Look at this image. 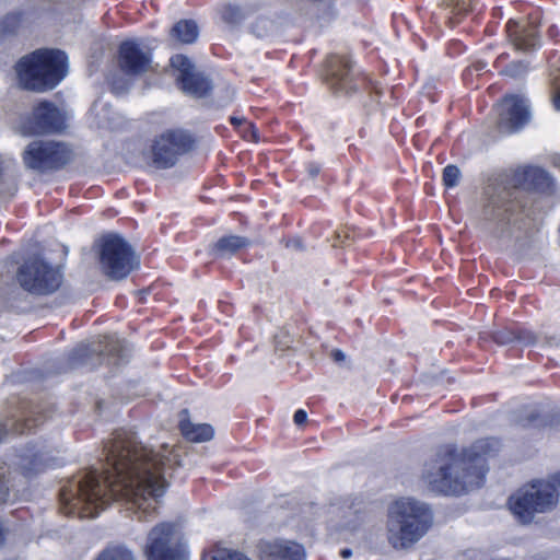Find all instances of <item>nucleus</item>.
<instances>
[{
	"instance_id": "nucleus-1",
	"label": "nucleus",
	"mask_w": 560,
	"mask_h": 560,
	"mask_svg": "<svg viewBox=\"0 0 560 560\" xmlns=\"http://www.w3.org/2000/svg\"><path fill=\"white\" fill-rule=\"evenodd\" d=\"M105 480L96 470L74 475L60 489V509L66 515L95 517L110 499H125L132 504L139 520L156 510L158 499L167 487L165 470L175 458L172 452L160 454L138 441L132 431L118 430L104 445Z\"/></svg>"
},
{
	"instance_id": "nucleus-2",
	"label": "nucleus",
	"mask_w": 560,
	"mask_h": 560,
	"mask_svg": "<svg viewBox=\"0 0 560 560\" xmlns=\"http://www.w3.org/2000/svg\"><path fill=\"white\" fill-rule=\"evenodd\" d=\"M497 447L494 439L479 440L460 453L454 446H444L425 464L422 480L431 492L444 495H460L479 488L487 472L485 456Z\"/></svg>"
},
{
	"instance_id": "nucleus-3",
	"label": "nucleus",
	"mask_w": 560,
	"mask_h": 560,
	"mask_svg": "<svg viewBox=\"0 0 560 560\" xmlns=\"http://www.w3.org/2000/svg\"><path fill=\"white\" fill-rule=\"evenodd\" d=\"M431 506L413 497H400L386 508L385 533L395 550L411 549L433 525Z\"/></svg>"
},
{
	"instance_id": "nucleus-4",
	"label": "nucleus",
	"mask_w": 560,
	"mask_h": 560,
	"mask_svg": "<svg viewBox=\"0 0 560 560\" xmlns=\"http://www.w3.org/2000/svg\"><path fill=\"white\" fill-rule=\"evenodd\" d=\"M22 88L45 92L57 86L68 73V57L59 49H37L20 59L15 67Z\"/></svg>"
},
{
	"instance_id": "nucleus-5",
	"label": "nucleus",
	"mask_w": 560,
	"mask_h": 560,
	"mask_svg": "<svg viewBox=\"0 0 560 560\" xmlns=\"http://www.w3.org/2000/svg\"><path fill=\"white\" fill-rule=\"evenodd\" d=\"M513 192L505 187L488 186L485 190L483 215L487 220H498V237L521 240L527 232L530 221L518 211L511 199Z\"/></svg>"
},
{
	"instance_id": "nucleus-6",
	"label": "nucleus",
	"mask_w": 560,
	"mask_h": 560,
	"mask_svg": "<svg viewBox=\"0 0 560 560\" xmlns=\"http://www.w3.org/2000/svg\"><path fill=\"white\" fill-rule=\"evenodd\" d=\"M558 486L560 476L552 481H536L520 489L509 501L512 513L521 523H530L536 513H546L557 505L560 494Z\"/></svg>"
},
{
	"instance_id": "nucleus-7",
	"label": "nucleus",
	"mask_w": 560,
	"mask_h": 560,
	"mask_svg": "<svg viewBox=\"0 0 560 560\" xmlns=\"http://www.w3.org/2000/svg\"><path fill=\"white\" fill-rule=\"evenodd\" d=\"M100 266L112 280L126 278L139 266V257L119 235L108 234L100 241Z\"/></svg>"
},
{
	"instance_id": "nucleus-8",
	"label": "nucleus",
	"mask_w": 560,
	"mask_h": 560,
	"mask_svg": "<svg viewBox=\"0 0 560 560\" xmlns=\"http://www.w3.org/2000/svg\"><path fill=\"white\" fill-rule=\"evenodd\" d=\"M16 280L21 288L32 294L46 295L59 289L62 275L58 268L40 258L24 261L18 269Z\"/></svg>"
},
{
	"instance_id": "nucleus-9",
	"label": "nucleus",
	"mask_w": 560,
	"mask_h": 560,
	"mask_svg": "<svg viewBox=\"0 0 560 560\" xmlns=\"http://www.w3.org/2000/svg\"><path fill=\"white\" fill-rule=\"evenodd\" d=\"M70 159L71 151L65 143L50 140H34L22 153L25 167L40 173L58 170Z\"/></svg>"
},
{
	"instance_id": "nucleus-10",
	"label": "nucleus",
	"mask_w": 560,
	"mask_h": 560,
	"mask_svg": "<svg viewBox=\"0 0 560 560\" xmlns=\"http://www.w3.org/2000/svg\"><path fill=\"white\" fill-rule=\"evenodd\" d=\"M191 144V137L184 130H167L161 133L152 144V165L161 170L174 166Z\"/></svg>"
},
{
	"instance_id": "nucleus-11",
	"label": "nucleus",
	"mask_w": 560,
	"mask_h": 560,
	"mask_svg": "<svg viewBox=\"0 0 560 560\" xmlns=\"http://www.w3.org/2000/svg\"><path fill=\"white\" fill-rule=\"evenodd\" d=\"M145 555L148 560H184L185 547L176 537L173 525L161 523L151 529Z\"/></svg>"
},
{
	"instance_id": "nucleus-12",
	"label": "nucleus",
	"mask_w": 560,
	"mask_h": 560,
	"mask_svg": "<svg viewBox=\"0 0 560 560\" xmlns=\"http://www.w3.org/2000/svg\"><path fill=\"white\" fill-rule=\"evenodd\" d=\"M495 108L499 116L497 125L503 133L516 132L530 120L528 102L522 95H505Z\"/></svg>"
},
{
	"instance_id": "nucleus-13",
	"label": "nucleus",
	"mask_w": 560,
	"mask_h": 560,
	"mask_svg": "<svg viewBox=\"0 0 560 560\" xmlns=\"http://www.w3.org/2000/svg\"><path fill=\"white\" fill-rule=\"evenodd\" d=\"M65 115L54 104L40 102L33 110L32 117L22 126L23 135H42L57 132L65 128Z\"/></svg>"
},
{
	"instance_id": "nucleus-14",
	"label": "nucleus",
	"mask_w": 560,
	"mask_h": 560,
	"mask_svg": "<svg viewBox=\"0 0 560 560\" xmlns=\"http://www.w3.org/2000/svg\"><path fill=\"white\" fill-rule=\"evenodd\" d=\"M325 81L335 94L350 95L358 90L362 79L354 77L346 58L332 55L327 59Z\"/></svg>"
},
{
	"instance_id": "nucleus-15",
	"label": "nucleus",
	"mask_w": 560,
	"mask_h": 560,
	"mask_svg": "<svg viewBox=\"0 0 560 560\" xmlns=\"http://www.w3.org/2000/svg\"><path fill=\"white\" fill-rule=\"evenodd\" d=\"M171 66L178 70L177 82L180 89L192 96H206L212 90L211 81L202 73L194 71V65L184 55H175L171 58Z\"/></svg>"
},
{
	"instance_id": "nucleus-16",
	"label": "nucleus",
	"mask_w": 560,
	"mask_h": 560,
	"mask_svg": "<svg viewBox=\"0 0 560 560\" xmlns=\"http://www.w3.org/2000/svg\"><path fill=\"white\" fill-rule=\"evenodd\" d=\"M118 52V65L124 73L136 77L151 69L152 58L150 52L136 42L121 43Z\"/></svg>"
},
{
	"instance_id": "nucleus-17",
	"label": "nucleus",
	"mask_w": 560,
	"mask_h": 560,
	"mask_svg": "<svg viewBox=\"0 0 560 560\" xmlns=\"http://www.w3.org/2000/svg\"><path fill=\"white\" fill-rule=\"evenodd\" d=\"M261 560H304L305 550L300 544L289 540L266 541L260 545Z\"/></svg>"
},
{
	"instance_id": "nucleus-18",
	"label": "nucleus",
	"mask_w": 560,
	"mask_h": 560,
	"mask_svg": "<svg viewBox=\"0 0 560 560\" xmlns=\"http://www.w3.org/2000/svg\"><path fill=\"white\" fill-rule=\"evenodd\" d=\"M506 31L518 50H529L535 48L538 43L537 26L534 23L510 21Z\"/></svg>"
},
{
	"instance_id": "nucleus-19",
	"label": "nucleus",
	"mask_w": 560,
	"mask_h": 560,
	"mask_svg": "<svg viewBox=\"0 0 560 560\" xmlns=\"http://www.w3.org/2000/svg\"><path fill=\"white\" fill-rule=\"evenodd\" d=\"M249 240L238 235H228L219 238L213 244L211 253L217 257L226 258L236 254L240 249L247 247Z\"/></svg>"
},
{
	"instance_id": "nucleus-20",
	"label": "nucleus",
	"mask_w": 560,
	"mask_h": 560,
	"mask_svg": "<svg viewBox=\"0 0 560 560\" xmlns=\"http://www.w3.org/2000/svg\"><path fill=\"white\" fill-rule=\"evenodd\" d=\"M19 467L25 477L38 474L47 466L46 457L40 451L27 450L19 456Z\"/></svg>"
},
{
	"instance_id": "nucleus-21",
	"label": "nucleus",
	"mask_w": 560,
	"mask_h": 560,
	"mask_svg": "<svg viewBox=\"0 0 560 560\" xmlns=\"http://www.w3.org/2000/svg\"><path fill=\"white\" fill-rule=\"evenodd\" d=\"M180 431L186 439L192 442H207L213 438V429L209 424H192L180 421Z\"/></svg>"
},
{
	"instance_id": "nucleus-22",
	"label": "nucleus",
	"mask_w": 560,
	"mask_h": 560,
	"mask_svg": "<svg viewBox=\"0 0 560 560\" xmlns=\"http://www.w3.org/2000/svg\"><path fill=\"white\" fill-rule=\"evenodd\" d=\"M332 513L340 516L338 525L342 529L354 530L362 520L360 509L355 508L353 503L346 508H335Z\"/></svg>"
},
{
	"instance_id": "nucleus-23",
	"label": "nucleus",
	"mask_w": 560,
	"mask_h": 560,
	"mask_svg": "<svg viewBox=\"0 0 560 560\" xmlns=\"http://www.w3.org/2000/svg\"><path fill=\"white\" fill-rule=\"evenodd\" d=\"M171 36L183 44H191L198 37V26L191 20H182L173 26Z\"/></svg>"
},
{
	"instance_id": "nucleus-24",
	"label": "nucleus",
	"mask_w": 560,
	"mask_h": 560,
	"mask_svg": "<svg viewBox=\"0 0 560 560\" xmlns=\"http://www.w3.org/2000/svg\"><path fill=\"white\" fill-rule=\"evenodd\" d=\"M223 22L228 24H238L249 14V10L234 3H224L219 10Z\"/></svg>"
},
{
	"instance_id": "nucleus-25",
	"label": "nucleus",
	"mask_w": 560,
	"mask_h": 560,
	"mask_svg": "<svg viewBox=\"0 0 560 560\" xmlns=\"http://www.w3.org/2000/svg\"><path fill=\"white\" fill-rule=\"evenodd\" d=\"M95 560H136V558L129 548L122 545H113L105 548Z\"/></svg>"
},
{
	"instance_id": "nucleus-26",
	"label": "nucleus",
	"mask_w": 560,
	"mask_h": 560,
	"mask_svg": "<svg viewBox=\"0 0 560 560\" xmlns=\"http://www.w3.org/2000/svg\"><path fill=\"white\" fill-rule=\"evenodd\" d=\"M31 418L30 416H26L23 421L20 420H9L5 423L0 422V440L9 432L13 431L15 433H24L26 429H30L31 425ZM34 423L36 420H33Z\"/></svg>"
},
{
	"instance_id": "nucleus-27",
	"label": "nucleus",
	"mask_w": 560,
	"mask_h": 560,
	"mask_svg": "<svg viewBox=\"0 0 560 560\" xmlns=\"http://www.w3.org/2000/svg\"><path fill=\"white\" fill-rule=\"evenodd\" d=\"M104 341H105V346L103 348L93 349V351L94 352L100 351L101 353L117 357L118 359L124 358V346L120 340L105 337Z\"/></svg>"
},
{
	"instance_id": "nucleus-28",
	"label": "nucleus",
	"mask_w": 560,
	"mask_h": 560,
	"mask_svg": "<svg viewBox=\"0 0 560 560\" xmlns=\"http://www.w3.org/2000/svg\"><path fill=\"white\" fill-rule=\"evenodd\" d=\"M9 468L7 466H0V504L7 502L10 497V491L14 490V485L10 483Z\"/></svg>"
},
{
	"instance_id": "nucleus-29",
	"label": "nucleus",
	"mask_w": 560,
	"mask_h": 560,
	"mask_svg": "<svg viewBox=\"0 0 560 560\" xmlns=\"http://www.w3.org/2000/svg\"><path fill=\"white\" fill-rule=\"evenodd\" d=\"M209 560H249L245 555L230 549H215L211 551Z\"/></svg>"
},
{
	"instance_id": "nucleus-30",
	"label": "nucleus",
	"mask_w": 560,
	"mask_h": 560,
	"mask_svg": "<svg viewBox=\"0 0 560 560\" xmlns=\"http://www.w3.org/2000/svg\"><path fill=\"white\" fill-rule=\"evenodd\" d=\"M460 178V171L456 165H447L443 170V183L446 187H455Z\"/></svg>"
},
{
	"instance_id": "nucleus-31",
	"label": "nucleus",
	"mask_w": 560,
	"mask_h": 560,
	"mask_svg": "<svg viewBox=\"0 0 560 560\" xmlns=\"http://www.w3.org/2000/svg\"><path fill=\"white\" fill-rule=\"evenodd\" d=\"M491 338L494 342H497L500 346H506L511 342L515 341L516 339V332L509 328H503L501 330H497L492 332Z\"/></svg>"
},
{
	"instance_id": "nucleus-32",
	"label": "nucleus",
	"mask_w": 560,
	"mask_h": 560,
	"mask_svg": "<svg viewBox=\"0 0 560 560\" xmlns=\"http://www.w3.org/2000/svg\"><path fill=\"white\" fill-rule=\"evenodd\" d=\"M539 411L535 407H528L522 410L518 422L523 427L535 425L539 420Z\"/></svg>"
},
{
	"instance_id": "nucleus-33",
	"label": "nucleus",
	"mask_w": 560,
	"mask_h": 560,
	"mask_svg": "<svg viewBox=\"0 0 560 560\" xmlns=\"http://www.w3.org/2000/svg\"><path fill=\"white\" fill-rule=\"evenodd\" d=\"M527 65L523 61H516L510 63L505 69L504 73L512 78H521L527 72Z\"/></svg>"
},
{
	"instance_id": "nucleus-34",
	"label": "nucleus",
	"mask_w": 560,
	"mask_h": 560,
	"mask_svg": "<svg viewBox=\"0 0 560 560\" xmlns=\"http://www.w3.org/2000/svg\"><path fill=\"white\" fill-rule=\"evenodd\" d=\"M538 338L536 334H534L530 330L521 329L516 332V339L515 341H518L525 346L535 345L537 342Z\"/></svg>"
},
{
	"instance_id": "nucleus-35",
	"label": "nucleus",
	"mask_w": 560,
	"mask_h": 560,
	"mask_svg": "<svg viewBox=\"0 0 560 560\" xmlns=\"http://www.w3.org/2000/svg\"><path fill=\"white\" fill-rule=\"evenodd\" d=\"M476 0H452V5H454V10L459 13H467Z\"/></svg>"
},
{
	"instance_id": "nucleus-36",
	"label": "nucleus",
	"mask_w": 560,
	"mask_h": 560,
	"mask_svg": "<svg viewBox=\"0 0 560 560\" xmlns=\"http://www.w3.org/2000/svg\"><path fill=\"white\" fill-rule=\"evenodd\" d=\"M243 137L245 139H250L254 142H257L258 139H259L258 138V131H257V129L252 124L247 125L246 130L243 133Z\"/></svg>"
},
{
	"instance_id": "nucleus-37",
	"label": "nucleus",
	"mask_w": 560,
	"mask_h": 560,
	"mask_svg": "<svg viewBox=\"0 0 560 560\" xmlns=\"http://www.w3.org/2000/svg\"><path fill=\"white\" fill-rule=\"evenodd\" d=\"M553 85H555V89H556V94H555V97H553V104H555V107L558 110H560V81H558V78H555Z\"/></svg>"
},
{
	"instance_id": "nucleus-38",
	"label": "nucleus",
	"mask_w": 560,
	"mask_h": 560,
	"mask_svg": "<svg viewBox=\"0 0 560 560\" xmlns=\"http://www.w3.org/2000/svg\"><path fill=\"white\" fill-rule=\"evenodd\" d=\"M306 418H307L306 412L303 409H299L295 411L294 417H293L294 423L298 425H302L303 423H305Z\"/></svg>"
},
{
	"instance_id": "nucleus-39",
	"label": "nucleus",
	"mask_w": 560,
	"mask_h": 560,
	"mask_svg": "<svg viewBox=\"0 0 560 560\" xmlns=\"http://www.w3.org/2000/svg\"><path fill=\"white\" fill-rule=\"evenodd\" d=\"M331 358L335 362H342L346 359V354L338 349L331 351Z\"/></svg>"
},
{
	"instance_id": "nucleus-40",
	"label": "nucleus",
	"mask_w": 560,
	"mask_h": 560,
	"mask_svg": "<svg viewBox=\"0 0 560 560\" xmlns=\"http://www.w3.org/2000/svg\"><path fill=\"white\" fill-rule=\"evenodd\" d=\"M320 172V166L318 164H310L308 165V173L312 177H315Z\"/></svg>"
},
{
	"instance_id": "nucleus-41",
	"label": "nucleus",
	"mask_w": 560,
	"mask_h": 560,
	"mask_svg": "<svg viewBox=\"0 0 560 560\" xmlns=\"http://www.w3.org/2000/svg\"><path fill=\"white\" fill-rule=\"evenodd\" d=\"M335 237L336 240L343 242V240L350 238V233L348 231L336 232Z\"/></svg>"
},
{
	"instance_id": "nucleus-42",
	"label": "nucleus",
	"mask_w": 560,
	"mask_h": 560,
	"mask_svg": "<svg viewBox=\"0 0 560 560\" xmlns=\"http://www.w3.org/2000/svg\"><path fill=\"white\" fill-rule=\"evenodd\" d=\"M7 530L3 524L0 522V546L4 542Z\"/></svg>"
},
{
	"instance_id": "nucleus-43",
	"label": "nucleus",
	"mask_w": 560,
	"mask_h": 560,
	"mask_svg": "<svg viewBox=\"0 0 560 560\" xmlns=\"http://www.w3.org/2000/svg\"><path fill=\"white\" fill-rule=\"evenodd\" d=\"M231 122L235 126H240L245 122V119L238 117H231Z\"/></svg>"
},
{
	"instance_id": "nucleus-44",
	"label": "nucleus",
	"mask_w": 560,
	"mask_h": 560,
	"mask_svg": "<svg viewBox=\"0 0 560 560\" xmlns=\"http://www.w3.org/2000/svg\"><path fill=\"white\" fill-rule=\"evenodd\" d=\"M351 555H352V551L350 549L341 550V557L342 558H349Z\"/></svg>"
},
{
	"instance_id": "nucleus-45",
	"label": "nucleus",
	"mask_w": 560,
	"mask_h": 560,
	"mask_svg": "<svg viewBox=\"0 0 560 560\" xmlns=\"http://www.w3.org/2000/svg\"><path fill=\"white\" fill-rule=\"evenodd\" d=\"M86 350H88V349H86L84 346H81L80 348H78V350H77V351H83V352H85Z\"/></svg>"
}]
</instances>
